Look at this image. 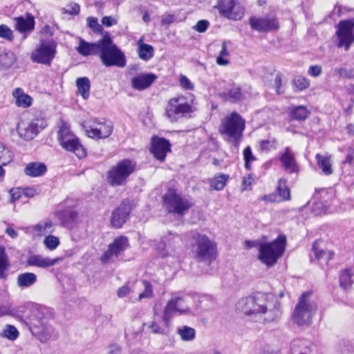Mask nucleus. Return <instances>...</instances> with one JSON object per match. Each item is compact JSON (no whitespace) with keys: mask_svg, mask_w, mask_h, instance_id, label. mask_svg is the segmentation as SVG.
I'll return each mask as SVG.
<instances>
[{"mask_svg":"<svg viewBox=\"0 0 354 354\" xmlns=\"http://www.w3.org/2000/svg\"><path fill=\"white\" fill-rule=\"evenodd\" d=\"M236 308L255 322H272L281 314V304L271 293L257 292L251 297L241 298Z\"/></svg>","mask_w":354,"mask_h":354,"instance_id":"nucleus-1","label":"nucleus"},{"mask_svg":"<svg viewBox=\"0 0 354 354\" xmlns=\"http://www.w3.org/2000/svg\"><path fill=\"white\" fill-rule=\"evenodd\" d=\"M52 318V311L48 307L34 308L33 317L29 319V328L32 335L41 342L56 340L59 337L58 331L49 324Z\"/></svg>","mask_w":354,"mask_h":354,"instance_id":"nucleus-2","label":"nucleus"},{"mask_svg":"<svg viewBox=\"0 0 354 354\" xmlns=\"http://www.w3.org/2000/svg\"><path fill=\"white\" fill-rule=\"evenodd\" d=\"M191 240L192 251L199 262L212 263L216 258V246L206 235L196 231L186 234Z\"/></svg>","mask_w":354,"mask_h":354,"instance_id":"nucleus-3","label":"nucleus"},{"mask_svg":"<svg viewBox=\"0 0 354 354\" xmlns=\"http://www.w3.org/2000/svg\"><path fill=\"white\" fill-rule=\"evenodd\" d=\"M245 127V120L237 112H232L221 120L218 131L225 140L238 147Z\"/></svg>","mask_w":354,"mask_h":354,"instance_id":"nucleus-4","label":"nucleus"},{"mask_svg":"<svg viewBox=\"0 0 354 354\" xmlns=\"http://www.w3.org/2000/svg\"><path fill=\"white\" fill-rule=\"evenodd\" d=\"M98 55L102 64L109 67L115 66L123 68L126 65L124 54L113 43L109 36L100 39Z\"/></svg>","mask_w":354,"mask_h":354,"instance_id":"nucleus-5","label":"nucleus"},{"mask_svg":"<svg viewBox=\"0 0 354 354\" xmlns=\"http://www.w3.org/2000/svg\"><path fill=\"white\" fill-rule=\"evenodd\" d=\"M286 238L279 236L275 240L259 245V259L267 266H274L282 256L286 248Z\"/></svg>","mask_w":354,"mask_h":354,"instance_id":"nucleus-6","label":"nucleus"},{"mask_svg":"<svg viewBox=\"0 0 354 354\" xmlns=\"http://www.w3.org/2000/svg\"><path fill=\"white\" fill-rule=\"evenodd\" d=\"M136 164L131 160L124 159L111 167L106 174V181L112 187L123 186L135 171Z\"/></svg>","mask_w":354,"mask_h":354,"instance_id":"nucleus-7","label":"nucleus"},{"mask_svg":"<svg viewBox=\"0 0 354 354\" xmlns=\"http://www.w3.org/2000/svg\"><path fill=\"white\" fill-rule=\"evenodd\" d=\"M310 292L302 294L292 314V319L299 326L309 325L312 318L317 311L316 304L310 299Z\"/></svg>","mask_w":354,"mask_h":354,"instance_id":"nucleus-8","label":"nucleus"},{"mask_svg":"<svg viewBox=\"0 0 354 354\" xmlns=\"http://www.w3.org/2000/svg\"><path fill=\"white\" fill-rule=\"evenodd\" d=\"M163 201L168 212L178 216H183L193 206L190 199L178 194L174 189H168L163 196Z\"/></svg>","mask_w":354,"mask_h":354,"instance_id":"nucleus-9","label":"nucleus"},{"mask_svg":"<svg viewBox=\"0 0 354 354\" xmlns=\"http://www.w3.org/2000/svg\"><path fill=\"white\" fill-rule=\"evenodd\" d=\"M47 122L42 117L21 119L17 124L19 136L27 141L34 139L47 126Z\"/></svg>","mask_w":354,"mask_h":354,"instance_id":"nucleus-10","label":"nucleus"},{"mask_svg":"<svg viewBox=\"0 0 354 354\" xmlns=\"http://www.w3.org/2000/svg\"><path fill=\"white\" fill-rule=\"evenodd\" d=\"M59 141L66 151L73 152L78 158L86 156V151L79 139L71 131L66 125H62L59 130Z\"/></svg>","mask_w":354,"mask_h":354,"instance_id":"nucleus-11","label":"nucleus"},{"mask_svg":"<svg viewBox=\"0 0 354 354\" xmlns=\"http://www.w3.org/2000/svg\"><path fill=\"white\" fill-rule=\"evenodd\" d=\"M193 111L192 104L186 102L183 96L170 99L166 106L167 116L171 122H176Z\"/></svg>","mask_w":354,"mask_h":354,"instance_id":"nucleus-12","label":"nucleus"},{"mask_svg":"<svg viewBox=\"0 0 354 354\" xmlns=\"http://www.w3.org/2000/svg\"><path fill=\"white\" fill-rule=\"evenodd\" d=\"M56 43L53 41H41L40 45L32 53L33 62L50 65L56 53Z\"/></svg>","mask_w":354,"mask_h":354,"instance_id":"nucleus-13","label":"nucleus"},{"mask_svg":"<svg viewBox=\"0 0 354 354\" xmlns=\"http://www.w3.org/2000/svg\"><path fill=\"white\" fill-rule=\"evenodd\" d=\"M337 28L336 35L339 39L337 47H344L347 50L354 42V18L341 20Z\"/></svg>","mask_w":354,"mask_h":354,"instance_id":"nucleus-14","label":"nucleus"},{"mask_svg":"<svg viewBox=\"0 0 354 354\" xmlns=\"http://www.w3.org/2000/svg\"><path fill=\"white\" fill-rule=\"evenodd\" d=\"M216 8L221 15L230 19L239 20L244 14V8L236 0H218Z\"/></svg>","mask_w":354,"mask_h":354,"instance_id":"nucleus-15","label":"nucleus"},{"mask_svg":"<svg viewBox=\"0 0 354 354\" xmlns=\"http://www.w3.org/2000/svg\"><path fill=\"white\" fill-rule=\"evenodd\" d=\"M188 311L189 307L183 297H177L169 300L164 308L162 317L165 327L169 326V321L175 313L183 314Z\"/></svg>","mask_w":354,"mask_h":354,"instance_id":"nucleus-16","label":"nucleus"},{"mask_svg":"<svg viewBox=\"0 0 354 354\" xmlns=\"http://www.w3.org/2000/svg\"><path fill=\"white\" fill-rule=\"evenodd\" d=\"M113 127L111 122L95 121L93 126L86 130L89 138L104 139L108 138L113 132Z\"/></svg>","mask_w":354,"mask_h":354,"instance_id":"nucleus-17","label":"nucleus"},{"mask_svg":"<svg viewBox=\"0 0 354 354\" xmlns=\"http://www.w3.org/2000/svg\"><path fill=\"white\" fill-rule=\"evenodd\" d=\"M131 211V205L129 201H123L120 205L115 208L111 218V224L113 227L120 228L127 222Z\"/></svg>","mask_w":354,"mask_h":354,"instance_id":"nucleus-18","label":"nucleus"},{"mask_svg":"<svg viewBox=\"0 0 354 354\" xmlns=\"http://www.w3.org/2000/svg\"><path fill=\"white\" fill-rule=\"evenodd\" d=\"M171 151V145L167 139L154 136L151 138L150 151L154 157L164 161L167 153Z\"/></svg>","mask_w":354,"mask_h":354,"instance_id":"nucleus-19","label":"nucleus"},{"mask_svg":"<svg viewBox=\"0 0 354 354\" xmlns=\"http://www.w3.org/2000/svg\"><path fill=\"white\" fill-rule=\"evenodd\" d=\"M129 247V240L125 236H120L114 239L104 252L102 260L106 261L113 257H117Z\"/></svg>","mask_w":354,"mask_h":354,"instance_id":"nucleus-20","label":"nucleus"},{"mask_svg":"<svg viewBox=\"0 0 354 354\" xmlns=\"http://www.w3.org/2000/svg\"><path fill=\"white\" fill-rule=\"evenodd\" d=\"M250 25L253 30L259 32H268L277 30L279 27L278 21L274 18L250 17Z\"/></svg>","mask_w":354,"mask_h":354,"instance_id":"nucleus-21","label":"nucleus"},{"mask_svg":"<svg viewBox=\"0 0 354 354\" xmlns=\"http://www.w3.org/2000/svg\"><path fill=\"white\" fill-rule=\"evenodd\" d=\"M157 78L158 76L153 73H139L131 78V86L135 90L143 91L149 88Z\"/></svg>","mask_w":354,"mask_h":354,"instance_id":"nucleus-22","label":"nucleus"},{"mask_svg":"<svg viewBox=\"0 0 354 354\" xmlns=\"http://www.w3.org/2000/svg\"><path fill=\"white\" fill-rule=\"evenodd\" d=\"M59 261H61L60 258L51 259L50 257H44L40 254H33L28 258L26 263L29 266H35L40 268H47L55 266Z\"/></svg>","mask_w":354,"mask_h":354,"instance_id":"nucleus-23","label":"nucleus"},{"mask_svg":"<svg viewBox=\"0 0 354 354\" xmlns=\"http://www.w3.org/2000/svg\"><path fill=\"white\" fill-rule=\"evenodd\" d=\"M15 28L20 32H30L35 28V18L29 13H26L25 16L16 17Z\"/></svg>","mask_w":354,"mask_h":354,"instance_id":"nucleus-24","label":"nucleus"},{"mask_svg":"<svg viewBox=\"0 0 354 354\" xmlns=\"http://www.w3.org/2000/svg\"><path fill=\"white\" fill-rule=\"evenodd\" d=\"M284 169L290 173H297L299 171V166L297 165L293 153L290 151L289 147H286L284 153H283L279 158Z\"/></svg>","mask_w":354,"mask_h":354,"instance_id":"nucleus-25","label":"nucleus"},{"mask_svg":"<svg viewBox=\"0 0 354 354\" xmlns=\"http://www.w3.org/2000/svg\"><path fill=\"white\" fill-rule=\"evenodd\" d=\"M100 45V39L95 43H88L83 39H80L76 50L83 56L98 55Z\"/></svg>","mask_w":354,"mask_h":354,"instance_id":"nucleus-26","label":"nucleus"},{"mask_svg":"<svg viewBox=\"0 0 354 354\" xmlns=\"http://www.w3.org/2000/svg\"><path fill=\"white\" fill-rule=\"evenodd\" d=\"M12 95L15 99V104L19 107L28 108L32 104V98L28 94H26L21 88H16Z\"/></svg>","mask_w":354,"mask_h":354,"instance_id":"nucleus-27","label":"nucleus"},{"mask_svg":"<svg viewBox=\"0 0 354 354\" xmlns=\"http://www.w3.org/2000/svg\"><path fill=\"white\" fill-rule=\"evenodd\" d=\"M46 166L39 162L28 163L25 169L24 173L31 177H37L44 175L46 172Z\"/></svg>","mask_w":354,"mask_h":354,"instance_id":"nucleus-28","label":"nucleus"},{"mask_svg":"<svg viewBox=\"0 0 354 354\" xmlns=\"http://www.w3.org/2000/svg\"><path fill=\"white\" fill-rule=\"evenodd\" d=\"M219 96L225 101L237 102L243 99V94L239 86H233L228 91L219 93Z\"/></svg>","mask_w":354,"mask_h":354,"instance_id":"nucleus-29","label":"nucleus"},{"mask_svg":"<svg viewBox=\"0 0 354 354\" xmlns=\"http://www.w3.org/2000/svg\"><path fill=\"white\" fill-rule=\"evenodd\" d=\"M57 216L61 221L63 226L69 227V225L77 218V213L73 209H66L57 212Z\"/></svg>","mask_w":354,"mask_h":354,"instance_id":"nucleus-30","label":"nucleus"},{"mask_svg":"<svg viewBox=\"0 0 354 354\" xmlns=\"http://www.w3.org/2000/svg\"><path fill=\"white\" fill-rule=\"evenodd\" d=\"M37 281V276L32 272H24L18 275L17 282L21 288H28Z\"/></svg>","mask_w":354,"mask_h":354,"instance_id":"nucleus-31","label":"nucleus"},{"mask_svg":"<svg viewBox=\"0 0 354 354\" xmlns=\"http://www.w3.org/2000/svg\"><path fill=\"white\" fill-rule=\"evenodd\" d=\"M76 86L78 91L84 100H87L90 95L91 82L88 77H79L76 80Z\"/></svg>","mask_w":354,"mask_h":354,"instance_id":"nucleus-32","label":"nucleus"},{"mask_svg":"<svg viewBox=\"0 0 354 354\" xmlns=\"http://www.w3.org/2000/svg\"><path fill=\"white\" fill-rule=\"evenodd\" d=\"M17 61L15 54L11 51H3L0 54V65L4 69L11 68Z\"/></svg>","mask_w":354,"mask_h":354,"instance_id":"nucleus-33","label":"nucleus"},{"mask_svg":"<svg viewBox=\"0 0 354 354\" xmlns=\"http://www.w3.org/2000/svg\"><path fill=\"white\" fill-rule=\"evenodd\" d=\"M319 167L326 175H330L333 173L332 165L330 158L317 153L315 156Z\"/></svg>","mask_w":354,"mask_h":354,"instance_id":"nucleus-34","label":"nucleus"},{"mask_svg":"<svg viewBox=\"0 0 354 354\" xmlns=\"http://www.w3.org/2000/svg\"><path fill=\"white\" fill-rule=\"evenodd\" d=\"M53 223L51 221H41L31 228L37 236H42L52 232Z\"/></svg>","mask_w":354,"mask_h":354,"instance_id":"nucleus-35","label":"nucleus"},{"mask_svg":"<svg viewBox=\"0 0 354 354\" xmlns=\"http://www.w3.org/2000/svg\"><path fill=\"white\" fill-rule=\"evenodd\" d=\"M19 333L17 328L10 324H6L1 330L0 336L10 341L16 340L19 337Z\"/></svg>","mask_w":354,"mask_h":354,"instance_id":"nucleus-36","label":"nucleus"},{"mask_svg":"<svg viewBox=\"0 0 354 354\" xmlns=\"http://www.w3.org/2000/svg\"><path fill=\"white\" fill-rule=\"evenodd\" d=\"M35 306H40L38 304L27 303L12 309V315L22 317L28 310L30 312V319L33 317V310Z\"/></svg>","mask_w":354,"mask_h":354,"instance_id":"nucleus-37","label":"nucleus"},{"mask_svg":"<svg viewBox=\"0 0 354 354\" xmlns=\"http://www.w3.org/2000/svg\"><path fill=\"white\" fill-rule=\"evenodd\" d=\"M277 192V193L276 194L279 195L280 202L288 201L290 198V189L286 185V180L285 179L281 178L279 180Z\"/></svg>","mask_w":354,"mask_h":354,"instance_id":"nucleus-38","label":"nucleus"},{"mask_svg":"<svg viewBox=\"0 0 354 354\" xmlns=\"http://www.w3.org/2000/svg\"><path fill=\"white\" fill-rule=\"evenodd\" d=\"M309 115V111L304 106H297L293 107L290 112V116L292 120H304Z\"/></svg>","mask_w":354,"mask_h":354,"instance_id":"nucleus-39","label":"nucleus"},{"mask_svg":"<svg viewBox=\"0 0 354 354\" xmlns=\"http://www.w3.org/2000/svg\"><path fill=\"white\" fill-rule=\"evenodd\" d=\"M352 276L353 273L351 269H346L341 272L339 274V283L344 290H347L351 286L353 283Z\"/></svg>","mask_w":354,"mask_h":354,"instance_id":"nucleus-40","label":"nucleus"},{"mask_svg":"<svg viewBox=\"0 0 354 354\" xmlns=\"http://www.w3.org/2000/svg\"><path fill=\"white\" fill-rule=\"evenodd\" d=\"M13 159L12 151L2 142H0V164L5 166Z\"/></svg>","mask_w":354,"mask_h":354,"instance_id":"nucleus-41","label":"nucleus"},{"mask_svg":"<svg viewBox=\"0 0 354 354\" xmlns=\"http://www.w3.org/2000/svg\"><path fill=\"white\" fill-rule=\"evenodd\" d=\"M313 250L315 253V257L318 260H324L326 263H327L334 255V253L331 251L318 249L317 247V242L313 244Z\"/></svg>","mask_w":354,"mask_h":354,"instance_id":"nucleus-42","label":"nucleus"},{"mask_svg":"<svg viewBox=\"0 0 354 354\" xmlns=\"http://www.w3.org/2000/svg\"><path fill=\"white\" fill-rule=\"evenodd\" d=\"M313 250L315 253V257L318 260H324L326 263H327L334 255V253L331 251L318 249L317 247V242L313 244Z\"/></svg>","mask_w":354,"mask_h":354,"instance_id":"nucleus-43","label":"nucleus"},{"mask_svg":"<svg viewBox=\"0 0 354 354\" xmlns=\"http://www.w3.org/2000/svg\"><path fill=\"white\" fill-rule=\"evenodd\" d=\"M139 57L143 60H149L153 56V47L147 44H140L138 47Z\"/></svg>","mask_w":354,"mask_h":354,"instance_id":"nucleus-44","label":"nucleus"},{"mask_svg":"<svg viewBox=\"0 0 354 354\" xmlns=\"http://www.w3.org/2000/svg\"><path fill=\"white\" fill-rule=\"evenodd\" d=\"M229 176L221 174L210 180V187L215 190H222L225 186Z\"/></svg>","mask_w":354,"mask_h":354,"instance_id":"nucleus-45","label":"nucleus"},{"mask_svg":"<svg viewBox=\"0 0 354 354\" xmlns=\"http://www.w3.org/2000/svg\"><path fill=\"white\" fill-rule=\"evenodd\" d=\"M177 333L184 341H192L195 338L196 335L195 330L187 326L178 328Z\"/></svg>","mask_w":354,"mask_h":354,"instance_id":"nucleus-46","label":"nucleus"},{"mask_svg":"<svg viewBox=\"0 0 354 354\" xmlns=\"http://www.w3.org/2000/svg\"><path fill=\"white\" fill-rule=\"evenodd\" d=\"M178 239V234H172L171 232H169L167 236L162 239V243H160L159 248H161L162 245L164 248L170 249L171 251H173L175 248L176 241Z\"/></svg>","mask_w":354,"mask_h":354,"instance_id":"nucleus-47","label":"nucleus"},{"mask_svg":"<svg viewBox=\"0 0 354 354\" xmlns=\"http://www.w3.org/2000/svg\"><path fill=\"white\" fill-rule=\"evenodd\" d=\"M8 259L5 248L0 246V278L6 277L5 271L8 268Z\"/></svg>","mask_w":354,"mask_h":354,"instance_id":"nucleus-48","label":"nucleus"},{"mask_svg":"<svg viewBox=\"0 0 354 354\" xmlns=\"http://www.w3.org/2000/svg\"><path fill=\"white\" fill-rule=\"evenodd\" d=\"M142 285L144 286V291L139 295V301L142 299H149L153 296V291L151 283L147 280H143Z\"/></svg>","mask_w":354,"mask_h":354,"instance_id":"nucleus-49","label":"nucleus"},{"mask_svg":"<svg viewBox=\"0 0 354 354\" xmlns=\"http://www.w3.org/2000/svg\"><path fill=\"white\" fill-rule=\"evenodd\" d=\"M44 243L48 249L53 250L59 245V241L57 237L48 235L45 238Z\"/></svg>","mask_w":354,"mask_h":354,"instance_id":"nucleus-50","label":"nucleus"},{"mask_svg":"<svg viewBox=\"0 0 354 354\" xmlns=\"http://www.w3.org/2000/svg\"><path fill=\"white\" fill-rule=\"evenodd\" d=\"M339 354H354V343L344 342L339 345Z\"/></svg>","mask_w":354,"mask_h":354,"instance_id":"nucleus-51","label":"nucleus"},{"mask_svg":"<svg viewBox=\"0 0 354 354\" xmlns=\"http://www.w3.org/2000/svg\"><path fill=\"white\" fill-rule=\"evenodd\" d=\"M0 37L8 41H12L14 39L12 30L6 25H0Z\"/></svg>","mask_w":354,"mask_h":354,"instance_id":"nucleus-52","label":"nucleus"},{"mask_svg":"<svg viewBox=\"0 0 354 354\" xmlns=\"http://www.w3.org/2000/svg\"><path fill=\"white\" fill-rule=\"evenodd\" d=\"M228 55V52L227 49V44L225 41L222 43V49L220 52V55L216 59V62L218 65L225 66L228 64L229 61L227 59H223V57H226Z\"/></svg>","mask_w":354,"mask_h":354,"instance_id":"nucleus-53","label":"nucleus"},{"mask_svg":"<svg viewBox=\"0 0 354 354\" xmlns=\"http://www.w3.org/2000/svg\"><path fill=\"white\" fill-rule=\"evenodd\" d=\"M243 157L245 160V167L247 169H250V162L255 160V157L252 153L250 147H247L243 150Z\"/></svg>","mask_w":354,"mask_h":354,"instance_id":"nucleus-54","label":"nucleus"},{"mask_svg":"<svg viewBox=\"0 0 354 354\" xmlns=\"http://www.w3.org/2000/svg\"><path fill=\"white\" fill-rule=\"evenodd\" d=\"M145 326L151 329V332L155 334H165L166 330L165 328L161 327L159 324L155 321H152L149 324H145Z\"/></svg>","mask_w":354,"mask_h":354,"instance_id":"nucleus-55","label":"nucleus"},{"mask_svg":"<svg viewBox=\"0 0 354 354\" xmlns=\"http://www.w3.org/2000/svg\"><path fill=\"white\" fill-rule=\"evenodd\" d=\"M275 140H262L259 142V149L261 151H268L275 147Z\"/></svg>","mask_w":354,"mask_h":354,"instance_id":"nucleus-56","label":"nucleus"},{"mask_svg":"<svg viewBox=\"0 0 354 354\" xmlns=\"http://www.w3.org/2000/svg\"><path fill=\"white\" fill-rule=\"evenodd\" d=\"M294 84L299 90L301 91L309 86V81L306 77H298L295 79Z\"/></svg>","mask_w":354,"mask_h":354,"instance_id":"nucleus-57","label":"nucleus"},{"mask_svg":"<svg viewBox=\"0 0 354 354\" xmlns=\"http://www.w3.org/2000/svg\"><path fill=\"white\" fill-rule=\"evenodd\" d=\"M179 82L180 86L186 90H193L194 88V84L191 81L184 75H180L179 77Z\"/></svg>","mask_w":354,"mask_h":354,"instance_id":"nucleus-58","label":"nucleus"},{"mask_svg":"<svg viewBox=\"0 0 354 354\" xmlns=\"http://www.w3.org/2000/svg\"><path fill=\"white\" fill-rule=\"evenodd\" d=\"M260 201H263L269 203H279L280 199L279 195L276 193H271L267 195L262 196L259 198Z\"/></svg>","mask_w":354,"mask_h":354,"instance_id":"nucleus-59","label":"nucleus"},{"mask_svg":"<svg viewBox=\"0 0 354 354\" xmlns=\"http://www.w3.org/2000/svg\"><path fill=\"white\" fill-rule=\"evenodd\" d=\"M209 25V23L208 21L202 19L197 22L194 26V29L199 32H203L207 29Z\"/></svg>","mask_w":354,"mask_h":354,"instance_id":"nucleus-60","label":"nucleus"},{"mask_svg":"<svg viewBox=\"0 0 354 354\" xmlns=\"http://www.w3.org/2000/svg\"><path fill=\"white\" fill-rule=\"evenodd\" d=\"M335 73L340 77L344 78H351L353 77L352 71L343 67L335 69Z\"/></svg>","mask_w":354,"mask_h":354,"instance_id":"nucleus-61","label":"nucleus"},{"mask_svg":"<svg viewBox=\"0 0 354 354\" xmlns=\"http://www.w3.org/2000/svg\"><path fill=\"white\" fill-rule=\"evenodd\" d=\"M308 73L313 77H318L322 73V67L319 65L310 66Z\"/></svg>","mask_w":354,"mask_h":354,"instance_id":"nucleus-62","label":"nucleus"},{"mask_svg":"<svg viewBox=\"0 0 354 354\" xmlns=\"http://www.w3.org/2000/svg\"><path fill=\"white\" fill-rule=\"evenodd\" d=\"M68 8L66 10V13H68L70 15H77L80 12V6L76 3H71L68 6Z\"/></svg>","mask_w":354,"mask_h":354,"instance_id":"nucleus-63","label":"nucleus"},{"mask_svg":"<svg viewBox=\"0 0 354 354\" xmlns=\"http://www.w3.org/2000/svg\"><path fill=\"white\" fill-rule=\"evenodd\" d=\"M121 353V347L118 344H111L107 348L108 354H120Z\"/></svg>","mask_w":354,"mask_h":354,"instance_id":"nucleus-64","label":"nucleus"}]
</instances>
